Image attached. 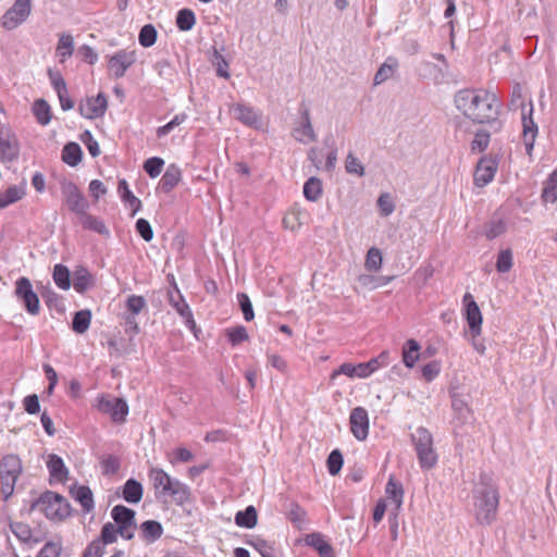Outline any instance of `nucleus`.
<instances>
[{"label":"nucleus","mask_w":557,"mask_h":557,"mask_svg":"<svg viewBox=\"0 0 557 557\" xmlns=\"http://www.w3.org/2000/svg\"><path fill=\"white\" fill-rule=\"evenodd\" d=\"M455 106L467 119L474 123H495L499 113V102L495 94L486 89H462L456 92Z\"/></svg>","instance_id":"1"},{"label":"nucleus","mask_w":557,"mask_h":557,"mask_svg":"<svg viewBox=\"0 0 557 557\" xmlns=\"http://www.w3.org/2000/svg\"><path fill=\"white\" fill-rule=\"evenodd\" d=\"M472 500L475 521L481 525L492 524L497 517L499 493L490 475H480L472 490Z\"/></svg>","instance_id":"2"},{"label":"nucleus","mask_w":557,"mask_h":557,"mask_svg":"<svg viewBox=\"0 0 557 557\" xmlns=\"http://www.w3.org/2000/svg\"><path fill=\"white\" fill-rule=\"evenodd\" d=\"M149 478L156 491V497H171L177 506H183L190 502L191 491L188 485L180 480L172 478L161 468H151Z\"/></svg>","instance_id":"3"},{"label":"nucleus","mask_w":557,"mask_h":557,"mask_svg":"<svg viewBox=\"0 0 557 557\" xmlns=\"http://www.w3.org/2000/svg\"><path fill=\"white\" fill-rule=\"evenodd\" d=\"M511 107L515 109H521L522 111V137H523V145L525 148L527 154L531 156L535 138L537 136V125L532 119V112H533V106L530 101L529 103V110L527 113V106L524 103L523 97H522V89L519 85H516L512 89V96H511Z\"/></svg>","instance_id":"4"},{"label":"nucleus","mask_w":557,"mask_h":557,"mask_svg":"<svg viewBox=\"0 0 557 557\" xmlns=\"http://www.w3.org/2000/svg\"><path fill=\"white\" fill-rule=\"evenodd\" d=\"M22 460L15 454H9L0 460L1 493L8 499L14 492L15 483L22 473Z\"/></svg>","instance_id":"5"},{"label":"nucleus","mask_w":557,"mask_h":557,"mask_svg":"<svg viewBox=\"0 0 557 557\" xmlns=\"http://www.w3.org/2000/svg\"><path fill=\"white\" fill-rule=\"evenodd\" d=\"M412 442L421 468L432 469L435 467L437 455L433 448L432 434L425 428H418L416 433L412 434Z\"/></svg>","instance_id":"6"},{"label":"nucleus","mask_w":557,"mask_h":557,"mask_svg":"<svg viewBox=\"0 0 557 557\" xmlns=\"http://www.w3.org/2000/svg\"><path fill=\"white\" fill-rule=\"evenodd\" d=\"M33 507L44 512L51 520L62 519L69 515L65 498L53 492L44 493Z\"/></svg>","instance_id":"7"},{"label":"nucleus","mask_w":557,"mask_h":557,"mask_svg":"<svg viewBox=\"0 0 557 557\" xmlns=\"http://www.w3.org/2000/svg\"><path fill=\"white\" fill-rule=\"evenodd\" d=\"M135 516V510L124 505H116L111 510V517L114 521L112 523L117 528L120 536L126 541H129L135 536V532L137 530Z\"/></svg>","instance_id":"8"},{"label":"nucleus","mask_w":557,"mask_h":557,"mask_svg":"<svg viewBox=\"0 0 557 557\" xmlns=\"http://www.w3.org/2000/svg\"><path fill=\"white\" fill-rule=\"evenodd\" d=\"M462 313L469 326L471 338H478L482 333L483 317L471 293L462 297Z\"/></svg>","instance_id":"9"},{"label":"nucleus","mask_w":557,"mask_h":557,"mask_svg":"<svg viewBox=\"0 0 557 557\" xmlns=\"http://www.w3.org/2000/svg\"><path fill=\"white\" fill-rule=\"evenodd\" d=\"M32 13V0H15L1 17V26L12 30L23 24Z\"/></svg>","instance_id":"10"},{"label":"nucleus","mask_w":557,"mask_h":557,"mask_svg":"<svg viewBox=\"0 0 557 557\" xmlns=\"http://www.w3.org/2000/svg\"><path fill=\"white\" fill-rule=\"evenodd\" d=\"M299 120L294 124L292 135L301 144H309L317 140V134L313 129L309 108L305 102L299 104Z\"/></svg>","instance_id":"11"},{"label":"nucleus","mask_w":557,"mask_h":557,"mask_svg":"<svg viewBox=\"0 0 557 557\" xmlns=\"http://www.w3.org/2000/svg\"><path fill=\"white\" fill-rule=\"evenodd\" d=\"M97 409L109 414L113 422L122 423L128 413V405L123 398L101 396L97 399Z\"/></svg>","instance_id":"12"},{"label":"nucleus","mask_w":557,"mask_h":557,"mask_svg":"<svg viewBox=\"0 0 557 557\" xmlns=\"http://www.w3.org/2000/svg\"><path fill=\"white\" fill-rule=\"evenodd\" d=\"M136 50L121 49L108 57V70L114 78H121L136 62Z\"/></svg>","instance_id":"13"},{"label":"nucleus","mask_w":557,"mask_h":557,"mask_svg":"<svg viewBox=\"0 0 557 557\" xmlns=\"http://www.w3.org/2000/svg\"><path fill=\"white\" fill-rule=\"evenodd\" d=\"M61 193L64 197V201L67 206V208L76 213V214H84L86 209L88 208V203L82 193L79 191L78 187L70 182L64 181L61 183Z\"/></svg>","instance_id":"14"},{"label":"nucleus","mask_w":557,"mask_h":557,"mask_svg":"<svg viewBox=\"0 0 557 557\" xmlns=\"http://www.w3.org/2000/svg\"><path fill=\"white\" fill-rule=\"evenodd\" d=\"M349 428L351 434L357 441L363 442L367 440L369 435L370 421L369 413L366 408L359 406L355 407L350 411Z\"/></svg>","instance_id":"15"},{"label":"nucleus","mask_w":557,"mask_h":557,"mask_svg":"<svg viewBox=\"0 0 557 557\" xmlns=\"http://www.w3.org/2000/svg\"><path fill=\"white\" fill-rule=\"evenodd\" d=\"M15 295L29 314L37 315L39 313V298L34 292L30 281H16Z\"/></svg>","instance_id":"16"},{"label":"nucleus","mask_w":557,"mask_h":557,"mask_svg":"<svg viewBox=\"0 0 557 557\" xmlns=\"http://www.w3.org/2000/svg\"><path fill=\"white\" fill-rule=\"evenodd\" d=\"M108 108V100L104 94L99 92L97 97H88L81 101L78 111L85 119H98L104 115Z\"/></svg>","instance_id":"17"},{"label":"nucleus","mask_w":557,"mask_h":557,"mask_svg":"<svg viewBox=\"0 0 557 557\" xmlns=\"http://www.w3.org/2000/svg\"><path fill=\"white\" fill-rule=\"evenodd\" d=\"M498 164L491 157H482L475 168L473 182L476 187H484L490 184L497 172Z\"/></svg>","instance_id":"18"},{"label":"nucleus","mask_w":557,"mask_h":557,"mask_svg":"<svg viewBox=\"0 0 557 557\" xmlns=\"http://www.w3.org/2000/svg\"><path fill=\"white\" fill-rule=\"evenodd\" d=\"M0 150L3 159L13 161L17 159L20 148L15 134L10 126L0 123Z\"/></svg>","instance_id":"19"},{"label":"nucleus","mask_w":557,"mask_h":557,"mask_svg":"<svg viewBox=\"0 0 557 557\" xmlns=\"http://www.w3.org/2000/svg\"><path fill=\"white\" fill-rule=\"evenodd\" d=\"M169 302L176 310V312L185 320V323L190 327H195V320L193 312L177 288L175 281H173V288L169 290Z\"/></svg>","instance_id":"20"},{"label":"nucleus","mask_w":557,"mask_h":557,"mask_svg":"<svg viewBox=\"0 0 557 557\" xmlns=\"http://www.w3.org/2000/svg\"><path fill=\"white\" fill-rule=\"evenodd\" d=\"M232 113L235 119L244 123L245 125L259 128L261 126L260 116L257 112L245 104L237 103L232 108Z\"/></svg>","instance_id":"21"},{"label":"nucleus","mask_w":557,"mask_h":557,"mask_svg":"<svg viewBox=\"0 0 557 557\" xmlns=\"http://www.w3.org/2000/svg\"><path fill=\"white\" fill-rule=\"evenodd\" d=\"M342 374L346 375L350 379H355V377L367 379L368 377L363 362L356 363V364L350 363V362L342 363L337 369H335L331 373L330 379H331V381H334L338 375H342Z\"/></svg>","instance_id":"22"},{"label":"nucleus","mask_w":557,"mask_h":557,"mask_svg":"<svg viewBox=\"0 0 557 557\" xmlns=\"http://www.w3.org/2000/svg\"><path fill=\"white\" fill-rule=\"evenodd\" d=\"M182 180V171L178 165L172 163L170 164L165 172L163 173L160 182L159 188L168 194L170 193Z\"/></svg>","instance_id":"23"},{"label":"nucleus","mask_w":557,"mask_h":557,"mask_svg":"<svg viewBox=\"0 0 557 557\" xmlns=\"http://www.w3.org/2000/svg\"><path fill=\"white\" fill-rule=\"evenodd\" d=\"M385 493L387 498L394 504V515L397 516L404 500V488L401 483L396 481L394 476H389L385 487Z\"/></svg>","instance_id":"24"},{"label":"nucleus","mask_w":557,"mask_h":557,"mask_svg":"<svg viewBox=\"0 0 557 557\" xmlns=\"http://www.w3.org/2000/svg\"><path fill=\"white\" fill-rule=\"evenodd\" d=\"M306 543L314 548L320 557H335L333 547L320 533L307 535Z\"/></svg>","instance_id":"25"},{"label":"nucleus","mask_w":557,"mask_h":557,"mask_svg":"<svg viewBox=\"0 0 557 557\" xmlns=\"http://www.w3.org/2000/svg\"><path fill=\"white\" fill-rule=\"evenodd\" d=\"M140 537L146 543H153L163 534L162 524L156 520H147L139 527Z\"/></svg>","instance_id":"26"},{"label":"nucleus","mask_w":557,"mask_h":557,"mask_svg":"<svg viewBox=\"0 0 557 557\" xmlns=\"http://www.w3.org/2000/svg\"><path fill=\"white\" fill-rule=\"evenodd\" d=\"M47 468L49 470L50 476L53 480L59 482H64L67 480L69 470L66 469L64 461L61 457L55 454H51L47 461Z\"/></svg>","instance_id":"27"},{"label":"nucleus","mask_w":557,"mask_h":557,"mask_svg":"<svg viewBox=\"0 0 557 557\" xmlns=\"http://www.w3.org/2000/svg\"><path fill=\"white\" fill-rule=\"evenodd\" d=\"M144 494V488L140 482L135 479H128L124 485L122 491V496L125 502L129 504H138Z\"/></svg>","instance_id":"28"},{"label":"nucleus","mask_w":557,"mask_h":557,"mask_svg":"<svg viewBox=\"0 0 557 557\" xmlns=\"http://www.w3.org/2000/svg\"><path fill=\"white\" fill-rule=\"evenodd\" d=\"M72 497L78 502L85 512H90L94 507L92 492L88 486L79 485L71 490Z\"/></svg>","instance_id":"29"},{"label":"nucleus","mask_w":557,"mask_h":557,"mask_svg":"<svg viewBox=\"0 0 557 557\" xmlns=\"http://www.w3.org/2000/svg\"><path fill=\"white\" fill-rule=\"evenodd\" d=\"M286 518L298 530H305L309 524L306 510L301 508L298 504L292 503L288 506V508L286 509Z\"/></svg>","instance_id":"30"},{"label":"nucleus","mask_w":557,"mask_h":557,"mask_svg":"<svg viewBox=\"0 0 557 557\" xmlns=\"http://www.w3.org/2000/svg\"><path fill=\"white\" fill-rule=\"evenodd\" d=\"M117 191L122 200L132 209V215H135L141 208V201L129 190L125 180L119 182Z\"/></svg>","instance_id":"31"},{"label":"nucleus","mask_w":557,"mask_h":557,"mask_svg":"<svg viewBox=\"0 0 557 557\" xmlns=\"http://www.w3.org/2000/svg\"><path fill=\"white\" fill-rule=\"evenodd\" d=\"M398 69V61L394 57H388L379 67L374 76V85H381L389 79Z\"/></svg>","instance_id":"32"},{"label":"nucleus","mask_w":557,"mask_h":557,"mask_svg":"<svg viewBox=\"0 0 557 557\" xmlns=\"http://www.w3.org/2000/svg\"><path fill=\"white\" fill-rule=\"evenodd\" d=\"M420 357V345L416 339H408L403 347V362L407 368H413Z\"/></svg>","instance_id":"33"},{"label":"nucleus","mask_w":557,"mask_h":557,"mask_svg":"<svg viewBox=\"0 0 557 557\" xmlns=\"http://www.w3.org/2000/svg\"><path fill=\"white\" fill-rule=\"evenodd\" d=\"M83 157L82 148L76 143H67L62 149V161L70 166H76Z\"/></svg>","instance_id":"34"},{"label":"nucleus","mask_w":557,"mask_h":557,"mask_svg":"<svg viewBox=\"0 0 557 557\" xmlns=\"http://www.w3.org/2000/svg\"><path fill=\"white\" fill-rule=\"evenodd\" d=\"M323 193L322 181L315 176L307 180L304 185V196L309 201H318Z\"/></svg>","instance_id":"35"},{"label":"nucleus","mask_w":557,"mask_h":557,"mask_svg":"<svg viewBox=\"0 0 557 557\" xmlns=\"http://www.w3.org/2000/svg\"><path fill=\"white\" fill-rule=\"evenodd\" d=\"M258 515L253 506H248L235 515V523L238 527L251 529L257 524Z\"/></svg>","instance_id":"36"},{"label":"nucleus","mask_w":557,"mask_h":557,"mask_svg":"<svg viewBox=\"0 0 557 557\" xmlns=\"http://www.w3.org/2000/svg\"><path fill=\"white\" fill-rule=\"evenodd\" d=\"M57 54L60 57V62H64L74 52V39L71 34H62L59 37L57 45Z\"/></svg>","instance_id":"37"},{"label":"nucleus","mask_w":557,"mask_h":557,"mask_svg":"<svg viewBox=\"0 0 557 557\" xmlns=\"http://www.w3.org/2000/svg\"><path fill=\"white\" fill-rule=\"evenodd\" d=\"M25 190L22 186L12 185L5 191L0 193V209L5 208L23 198Z\"/></svg>","instance_id":"38"},{"label":"nucleus","mask_w":557,"mask_h":557,"mask_svg":"<svg viewBox=\"0 0 557 557\" xmlns=\"http://www.w3.org/2000/svg\"><path fill=\"white\" fill-rule=\"evenodd\" d=\"M196 24V15L190 9H182L176 14V27L181 32L190 30Z\"/></svg>","instance_id":"39"},{"label":"nucleus","mask_w":557,"mask_h":557,"mask_svg":"<svg viewBox=\"0 0 557 557\" xmlns=\"http://www.w3.org/2000/svg\"><path fill=\"white\" fill-rule=\"evenodd\" d=\"M542 199L544 202L550 203L557 201V171H554L545 181Z\"/></svg>","instance_id":"40"},{"label":"nucleus","mask_w":557,"mask_h":557,"mask_svg":"<svg viewBox=\"0 0 557 557\" xmlns=\"http://www.w3.org/2000/svg\"><path fill=\"white\" fill-rule=\"evenodd\" d=\"M91 313L89 310H81L74 314L72 329L77 334H84L90 325Z\"/></svg>","instance_id":"41"},{"label":"nucleus","mask_w":557,"mask_h":557,"mask_svg":"<svg viewBox=\"0 0 557 557\" xmlns=\"http://www.w3.org/2000/svg\"><path fill=\"white\" fill-rule=\"evenodd\" d=\"M33 112L37 122L41 125H47L51 121V109L48 102L44 99L36 100L33 107Z\"/></svg>","instance_id":"42"},{"label":"nucleus","mask_w":557,"mask_h":557,"mask_svg":"<svg viewBox=\"0 0 557 557\" xmlns=\"http://www.w3.org/2000/svg\"><path fill=\"white\" fill-rule=\"evenodd\" d=\"M246 543L258 550L262 557H276L274 544H270L259 536H252Z\"/></svg>","instance_id":"43"},{"label":"nucleus","mask_w":557,"mask_h":557,"mask_svg":"<svg viewBox=\"0 0 557 557\" xmlns=\"http://www.w3.org/2000/svg\"><path fill=\"white\" fill-rule=\"evenodd\" d=\"M146 307L147 301L145 297L138 295H129L125 300V314L138 315Z\"/></svg>","instance_id":"44"},{"label":"nucleus","mask_w":557,"mask_h":557,"mask_svg":"<svg viewBox=\"0 0 557 557\" xmlns=\"http://www.w3.org/2000/svg\"><path fill=\"white\" fill-rule=\"evenodd\" d=\"M120 532H117V528L112 522H107L102 525L99 537L96 540L102 543L103 546L108 544H113L117 541V536Z\"/></svg>","instance_id":"45"},{"label":"nucleus","mask_w":557,"mask_h":557,"mask_svg":"<svg viewBox=\"0 0 557 557\" xmlns=\"http://www.w3.org/2000/svg\"><path fill=\"white\" fill-rule=\"evenodd\" d=\"M10 530L23 543H30L33 541V531L27 523L11 522Z\"/></svg>","instance_id":"46"},{"label":"nucleus","mask_w":557,"mask_h":557,"mask_svg":"<svg viewBox=\"0 0 557 557\" xmlns=\"http://www.w3.org/2000/svg\"><path fill=\"white\" fill-rule=\"evenodd\" d=\"M157 37L158 33L156 27L151 24H147L141 27L138 35V41L143 47L149 48L156 44Z\"/></svg>","instance_id":"47"},{"label":"nucleus","mask_w":557,"mask_h":557,"mask_svg":"<svg viewBox=\"0 0 557 557\" xmlns=\"http://www.w3.org/2000/svg\"><path fill=\"white\" fill-rule=\"evenodd\" d=\"M100 465L104 475L117 473L121 467L120 458L114 455H102L100 457Z\"/></svg>","instance_id":"48"},{"label":"nucleus","mask_w":557,"mask_h":557,"mask_svg":"<svg viewBox=\"0 0 557 557\" xmlns=\"http://www.w3.org/2000/svg\"><path fill=\"white\" fill-rule=\"evenodd\" d=\"M364 369L368 377L377 371L381 368H384L388 364V352L383 351L377 357L370 359L367 362H363Z\"/></svg>","instance_id":"49"},{"label":"nucleus","mask_w":557,"mask_h":557,"mask_svg":"<svg viewBox=\"0 0 557 557\" xmlns=\"http://www.w3.org/2000/svg\"><path fill=\"white\" fill-rule=\"evenodd\" d=\"M225 333L232 346H237L240 343L247 341L249 337L247 329L243 325H237L235 327L227 329Z\"/></svg>","instance_id":"50"},{"label":"nucleus","mask_w":557,"mask_h":557,"mask_svg":"<svg viewBox=\"0 0 557 557\" xmlns=\"http://www.w3.org/2000/svg\"><path fill=\"white\" fill-rule=\"evenodd\" d=\"M345 170L347 173L357 175L359 177L364 175V166L352 152H349L346 157Z\"/></svg>","instance_id":"51"},{"label":"nucleus","mask_w":557,"mask_h":557,"mask_svg":"<svg viewBox=\"0 0 557 557\" xmlns=\"http://www.w3.org/2000/svg\"><path fill=\"white\" fill-rule=\"evenodd\" d=\"M163 165L164 160L162 158L151 157L145 161L144 170L150 177L156 178L161 174Z\"/></svg>","instance_id":"52"},{"label":"nucleus","mask_w":557,"mask_h":557,"mask_svg":"<svg viewBox=\"0 0 557 557\" xmlns=\"http://www.w3.org/2000/svg\"><path fill=\"white\" fill-rule=\"evenodd\" d=\"M382 260L381 250L372 247L368 250L364 265L370 271H377L382 265Z\"/></svg>","instance_id":"53"},{"label":"nucleus","mask_w":557,"mask_h":557,"mask_svg":"<svg viewBox=\"0 0 557 557\" xmlns=\"http://www.w3.org/2000/svg\"><path fill=\"white\" fill-rule=\"evenodd\" d=\"M326 463L329 473L331 475H336L341 471L344 463L342 453L338 449L332 450L327 457Z\"/></svg>","instance_id":"54"},{"label":"nucleus","mask_w":557,"mask_h":557,"mask_svg":"<svg viewBox=\"0 0 557 557\" xmlns=\"http://www.w3.org/2000/svg\"><path fill=\"white\" fill-rule=\"evenodd\" d=\"M187 115L185 113L176 114L169 123L163 126L157 128V136L159 138L165 137L170 134L176 126L181 125L185 122Z\"/></svg>","instance_id":"55"},{"label":"nucleus","mask_w":557,"mask_h":557,"mask_svg":"<svg viewBox=\"0 0 557 557\" xmlns=\"http://www.w3.org/2000/svg\"><path fill=\"white\" fill-rule=\"evenodd\" d=\"M54 282H55L57 286L63 290L70 289L71 286L73 285V287L78 293H84L87 289H89L90 287H92V285H94L92 284L94 281H54Z\"/></svg>","instance_id":"56"},{"label":"nucleus","mask_w":557,"mask_h":557,"mask_svg":"<svg viewBox=\"0 0 557 557\" xmlns=\"http://www.w3.org/2000/svg\"><path fill=\"white\" fill-rule=\"evenodd\" d=\"M490 144V134L486 131H479L475 133L473 140L471 141V150L473 152H483Z\"/></svg>","instance_id":"57"},{"label":"nucleus","mask_w":557,"mask_h":557,"mask_svg":"<svg viewBox=\"0 0 557 557\" xmlns=\"http://www.w3.org/2000/svg\"><path fill=\"white\" fill-rule=\"evenodd\" d=\"M451 407L460 419L467 420L471 414L468 404L459 396H453Z\"/></svg>","instance_id":"58"},{"label":"nucleus","mask_w":557,"mask_h":557,"mask_svg":"<svg viewBox=\"0 0 557 557\" xmlns=\"http://www.w3.org/2000/svg\"><path fill=\"white\" fill-rule=\"evenodd\" d=\"M237 300L243 311L244 319L246 321H251L255 318V312L248 295L245 293H239L237 294Z\"/></svg>","instance_id":"59"},{"label":"nucleus","mask_w":557,"mask_h":557,"mask_svg":"<svg viewBox=\"0 0 557 557\" xmlns=\"http://www.w3.org/2000/svg\"><path fill=\"white\" fill-rule=\"evenodd\" d=\"M48 76H49L50 83L57 94L64 92L65 89H67L66 83L59 71L49 69Z\"/></svg>","instance_id":"60"},{"label":"nucleus","mask_w":557,"mask_h":557,"mask_svg":"<svg viewBox=\"0 0 557 557\" xmlns=\"http://www.w3.org/2000/svg\"><path fill=\"white\" fill-rule=\"evenodd\" d=\"M84 226L102 235L109 234V230L107 228L103 221L92 215H87L85 218Z\"/></svg>","instance_id":"61"},{"label":"nucleus","mask_w":557,"mask_h":557,"mask_svg":"<svg viewBox=\"0 0 557 557\" xmlns=\"http://www.w3.org/2000/svg\"><path fill=\"white\" fill-rule=\"evenodd\" d=\"M104 553L106 546L95 539L86 546L82 557H102Z\"/></svg>","instance_id":"62"},{"label":"nucleus","mask_w":557,"mask_h":557,"mask_svg":"<svg viewBox=\"0 0 557 557\" xmlns=\"http://www.w3.org/2000/svg\"><path fill=\"white\" fill-rule=\"evenodd\" d=\"M506 231V224L503 220H495L492 221L486 230H485V236L488 239H494L497 236L502 235Z\"/></svg>","instance_id":"63"},{"label":"nucleus","mask_w":557,"mask_h":557,"mask_svg":"<svg viewBox=\"0 0 557 557\" xmlns=\"http://www.w3.org/2000/svg\"><path fill=\"white\" fill-rule=\"evenodd\" d=\"M136 231L137 233L140 235V237L146 240V242H150L153 237V231H152V227L150 225V223L146 220V219H138L136 221Z\"/></svg>","instance_id":"64"}]
</instances>
